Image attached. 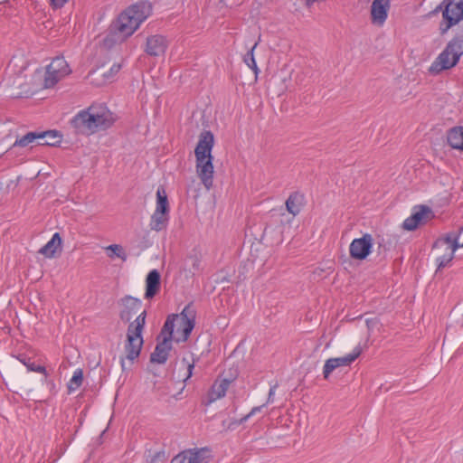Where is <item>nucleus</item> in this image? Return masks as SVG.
Listing matches in <instances>:
<instances>
[{
	"instance_id": "bb28decb",
	"label": "nucleus",
	"mask_w": 463,
	"mask_h": 463,
	"mask_svg": "<svg viewBox=\"0 0 463 463\" xmlns=\"http://www.w3.org/2000/svg\"><path fill=\"white\" fill-rule=\"evenodd\" d=\"M39 132H28L20 138H16L13 146L25 147L39 139Z\"/></svg>"
},
{
	"instance_id": "2f4dec72",
	"label": "nucleus",
	"mask_w": 463,
	"mask_h": 463,
	"mask_svg": "<svg viewBox=\"0 0 463 463\" xmlns=\"http://www.w3.org/2000/svg\"><path fill=\"white\" fill-rule=\"evenodd\" d=\"M198 360V358H192V361H188L187 358L183 357L182 364L184 367L185 368L186 372L182 379L184 383H186L193 375V371L194 369L195 362Z\"/></svg>"
},
{
	"instance_id": "a211bd4d",
	"label": "nucleus",
	"mask_w": 463,
	"mask_h": 463,
	"mask_svg": "<svg viewBox=\"0 0 463 463\" xmlns=\"http://www.w3.org/2000/svg\"><path fill=\"white\" fill-rule=\"evenodd\" d=\"M62 240L59 232H55L52 239L39 250V253L47 258L55 257L57 250L61 251Z\"/></svg>"
},
{
	"instance_id": "c9c22d12",
	"label": "nucleus",
	"mask_w": 463,
	"mask_h": 463,
	"mask_svg": "<svg viewBox=\"0 0 463 463\" xmlns=\"http://www.w3.org/2000/svg\"><path fill=\"white\" fill-rule=\"evenodd\" d=\"M277 387H278V384H275V385L270 387L269 392L268 400H267V402L265 404L273 402V401H274V394H275V391H276Z\"/></svg>"
},
{
	"instance_id": "6e6552de",
	"label": "nucleus",
	"mask_w": 463,
	"mask_h": 463,
	"mask_svg": "<svg viewBox=\"0 0 463 463\" xmlns=\"http://www.w3.org/2000/svg\"><path fill=\"white\" fill-rule=\"evenodd\" d=\"M434 217L430 207L427 205H416L413 208L411 215L406 218L402 223V228L406 231H414L419 226L426 224Z\"/></svg>"
},
{
	"instance_id": "473e14b6",
	"label": "nucleus",
	"mask_w": 463,
	"mask_h": 463,
	"mask_svg": "<svg viewBox=\"0 0 463 463\" xmlns=\"http://www.w3.org/2000/svg\"><path fill=\"white\" fill-rule=\"evenodd\" d=\"M121 64L119 63H114L109 71L103 72L101 74L103 80L99 82V84L104 83L106 81H110L115 77V75L120 71Z\"/></svg>"
},
{
	"instance_id": "f704fd0d",
	"label": "nucleus",
	"mask_w": 463,
	"mask_h": 463,
	"mask_svg": "<svg viewBox=\"0 0 463 463\" xmlns=\"http://www.w3.org/2000/svg\"><path fill=\"white\" fill-rule=\"evenodd\" d=\"M50 2L51 5L53 6L54 8H61L65 4H67L69 0H50Z\"/></svg>"
},
{
	"instance_id": "9b49d317",
	"label": "nucleus",
	"mask_w": 463,
	"mask_h": 463,
	"mask_svg": "<svg viewBox=\"0 0 463 463\" xmlns=\"http://www.w3.org/2000/svg\"><path fill=\"white\" fill-rule=\"evenodd\" d=\"M362 354V347L357 345L354 347L351 354H348L343 357L329 358L326 361L323 368V375L325 379H327L330 373L338 367L349 366L354 361H355Z\"/></svg>"
},
{
	"instance_id": "c756f323",
	"label": "nucleus",
	"mask_w": 463,
	"mask_h": 463,
	"mask_svg": "<svg viewBox=\"0 0 463 463\" xmlns=\"http://www.w3.org/2000/svg\"><path fill=\"white\" fill-rule=\"evenodd\" d=\"M259 44V42H256L251 48L248 51V52L244 55L243 61L250 67L256 74L259 71L255 58H254V50Z\"/></svg>"
},
{
	"instance_id": "39448f33",
	"label": "nucleus",
	"mask_w": 463,
	"mask_h": 463,
	"mask_svg": "<svg viewBox=\"0 0 463 463\" xmlns=\"http://www.w3.org/2000/svg\"><path fill=\"white\" fill-rule=\"evenodd\" d=\"M195 326V310L192 304L184 307L180 314H171L166 317L162 335L170 336L175 342H185Z\"/></svg>"
},
{
	"instance_id": "f03ea898",
	"label": "nucleus",
	"mask_w": 463,
	"mask_h": 463,
	"mask_svg": "<svg viewBox=\"0 0 463 463\" xmlns=\"http://www.w3.org/2000/svg\"><path fill=\"white\" fill-rule=\"evenodd\" d=\"M151 13L152 5L145 0L128 7L109 25V32L102 40V46L106 49H111L116 44L126 41L138 29Z\"/></svg>"
},
{
	"instance_id": "f257e3e1",
	"label": "nucleus",
	"mask_w": 463,
	"mask_h": 463,
	"mask_svg": "<svg viewBox=\"0 0 463 463\" xmlns=\"http://www.w3.org/2000/svg\"><path fill=\"white\" fill-rule=\"evenodd\" d=\"M120 310L118 317L121 321L128 323L126 341H125V357H120V364L123 370H125V359L133 362L140 355L143 345V332L146 326V310L141 311L135 320L131 321L132 317L137 314L142 308V300L126 295L118 300Z\"/></svg>"
},
{
	"instance_id": "f8f14e48",
	"label": "nucleus",
	"mask_w": 463,
	"mask_h": 463,
	"mask_svg": "<svg viewBox=\"0 0 463 463\" xmlns=\"http://www.w3.org/2000/svg\"><path fill=\"white\" fill-rule=\"evenodd\" d=\"M158 343L156 344L154 352L150 354V361L159 364H164L169 356V352L172 349V341L170 336L162 335V331L157 336Z\"/></svg>"
},
{
	"instance_id": "dca6fc26",
	"label": "nucleus",
	"mask_w": 463,
	"mask_h": 463,
	"mask_svg": "<svg viewBox=\"0 0 463 463\" xmlns=\"http://www.w3.org/2000/svg\"><path fill=\"white\" fill-rule=\"evenodd\" d=\"M161 275L157 269H152L146 278V292L145 298H153L160 290Z\"/></svg>"
},
{
	"instance_id": "4468645a",
	"label": "nucleus",
	"mask_w": 463,
	"mask_h": 463,
	"mask_svg": "<svg viewBox=\"0 0 463 463\" xmlns=\"http://www.w3.org/2000/svg\"><path fill=\"white\" fill-rule=\"evenodd\" d=\"M230 383L231 381L228 379L215 380L208 392V401L205 402V405H209L212 402H214L215 401L224 397L230 386Z\"/></svg>"
},
{
	"instance_id": "c85d7f7f",
	"label": "nucleus",
	"mask_w": 463,
	"mask_h": 463,
	"mask_svg": "<svg viewBox=\"0 0 463 463\" xmlns=\"http://www.w3.org/2000/svg\"><path fill=\"white\" fill-rule=\"evenodd\" d=\"M83 382V372L81 369H77L70 382L68 383V391L69 392H72L76 391Z\"/></svg>"
},
{
	"instance_id": "6ab92c4d",
	"label": "nucleus",
	"mask_w": 463,
	"mask_h": 463,
	"mask_svg": "<svg viewBox=\"0 0 463 463\" xmlns=\"http://www.w3.org/2000/svg\"><path fill=\"white\" fill-rule=\"evenodd\" d=\"M39 139L37 140L38 146H59L62 139V135L57 130H47L39 132Z\"/></svg>"
},
{
	"instance_id": "9d476101",
	"label": "nucleus",
	"mask_w": 463,
	"mask_h": 463,
	"mask_svg": "<svg viewBox=\"0 0 463 463\" xmlns=\"http://www.w3.org/2000/svg\"><path fill=\"white\" fill-rule=\"evenodd\" d=\"M211 457L207 448L190 449L175 456L170 463H209Z\"/></svg>"
},
{
	"instance_id": "58836bf2",
	"label": "nucleus",
	"mask_w": 463,
	"mask_h": 463,
	"mask_svg": "<svg viewBox=\"0 0 463 463\" xmlns=\"http://www.w3.org/2000/svg\"><path fill=\"white\" fill-rule=\"evenodd\" d=\"M460 247H463V243H462V244H460Z\"/></svg>"
},
{
	"instance_id": "aec40b11",
	"label": "nucleus",
	"mask_w": 463,
	"mask_h": 463,
	"mask_svg": "<svg viewBox=\"0 0 463 463\" xmlns=\"http://www.w3.org/2000/svg\"><path fill=\"white\" fill-rule=\"evenodd\" d=\"M447 141L452 148L463 151V127L449 128L447 132Z\"/></svg>"
},
{
	"instance_id": "b1692460",
	"label": "nucleus",
	"mask_w": 463,
	"mask_h": 463,
	"mask_svg": "<svg viewBox=\"0 0 463 463\" xmlns=\"http://www.w3.org/2000/svg\"><path fill=\"white\" fill-rule=\"evenodd\" d=\"M156 212L169 213V203L167 194L164 186L160 185L156 191Z\"/></svg>"
},
{
	"instance_id": "4c0bfd02",
	"label": "nucleus",
	"mask_w": 463,
	"mask_h": 463,
	"mask_svg": "<svg viewBox=\"0 0 463 463\" xmlns=\"http://www.w3.org/2000/svg\"><path fill=\"white\" fill-rule=\"evenodd\" d=\"M99 68H97L95 70H91L90 72H89V76H93V75H96L99 73Z\"/></svg>"
},
{
	"instance_id": "1a4fd4ad",
	"label": "nucleus",
	"mask_w": 463,
	"mask_h": 463,
	"mask_svg": "<svg viewBox=\"0 0 463 463\" xmlns=\"http://www.w3.org/2000/svg\"><path fill=\"white\" fill-rule=\"evenodd\" d=\"M373 244V239L370 233H365L363 237L353 240L349 246L350 257L356 260H365L372 252Z\"/></svg>"
},
{
	"instance_id": "2eb2a0df",
	"label": "nucleus",
	"mask_w": 463,
	"mask_h": 463,
	"mask_svg": "<svg viewBox=\"0 0 463 463\" xmlns=\"http://www.w3.org/2000/svg\"><path fill=\"white\" fill-rule=\"evenodd\" d=\"M390 8V0H373L371 6V16L373 23L383 24Z\"/></svg>"
},
{
	"instance_id": "0eeeda50",
	"label": "nucleus",
	"mask_w": 463,
	"mask_h": 463,
	"mask_svg": "<svg viewBox=\"0 0 463 463\" xmlns=\"http://www.w3.org/2000/svg\"><path fill=\"white\" fill-rule=\"evenodd\" d=\"M439 12L442 13L439 30L441 33H445L463 19V0H443L433 11Z\"/></svg>"
},
{
	"instance_id": "412c9836",
	"label": "nucleus",
	"mask_w": 463,
	"mask_h": 463,
	"mask_svg": "<svg viewBox=\"0 0 463 463\" xmlns=\"http://www.w3.org/2000/svg\"><path fill=\"white\" fill-rule=\"evenodd\" d=\"M169 222V213L154 212L150 219V229L156 232H161L166 229Z\"/></svg>"
},
{
	"instance_id": "4be33fe9",
	"label": "nucleus",
	"mask_w": 463,
	"mask_h": 463,
	"mask_svg": "<svg viewBox=\"0 0 463 463\" xmlns=\"http://www.w3.org/2000/svg\"><path fill=\"white\" fill-rule=\"evenodd\" d=\"M441 247H445V250H453V251H456L458 248H460V244L458 242V235L454 233H449L444 238L438 239L434 242L433 248Z\"/></svg>"
},
{
	"instance_id": "ddd939ff",
	"label": "nucleus",
	"mask_w": 463,
	"mask_h": 463,
	"mask_svg": "<svg viewBox=\"0 0 463 463\" xmlns=\"http://www.w3.org/2000/svg\"><path fill=\"white\" fill-rule=\"evenodd\" d=\"M168 46L165 37L160 34L151 35L146 38L145 52L149 56L158 57L165 54Z\"/></svg>"
},
{
	"instance_id": "cd10ccee",
	"label": "nucleus",
	"mask_w": 463,
	"mask_h": 463,
	"mask_svg": "<svg viewBox=\"0 0 463 463\" xmlns=\"http://www.w3.org/2000/svg\"><path fill=\"white\" fill-rule=\"evenodd\" d=\"M106 250L108 251V256L110 259L118 257L121 259L123 261L127 260L128 255L121 245L111 244L106 248Z\"/></svg>"
},
{
	"instance_id": "f3484780",
	"label": "nucleus",
	"mask_w": 463,
	"mask_h": 463,
	"mask_svg": "<svg viewBox=\"0 0 463 463\" xmlns=\"http://www.w3.org/2000/svg\"><path fill=\"white\" fill-rule=\"evenodd\" d=\"M305 204V196L302 193L294 192L286 201L287 211L293 216L298 215Z\"/></svg>"
},
{
	"instance_id": "e433bc0d",
	"label": "nucleus",
	"mask_w": 463,
	"mask_h": 463,
	"mask_svg": "<svg viewBox=\"0 0 463 463\" xmlns=\"http://www.w3.org/2000/svg\"><path fill=\"white\" fill-rule=\"evenodd\" d=\"M387 250V248L384 244L383 239L381 241H378V253L382 254Z\"/></svg>"
},
{
	"instance_id": "7c9ffc66",
	"label": "nucleus",
	"mask_w": 463,
	"mask_h": 463,
	"mask_svg": "<svg viewBox=\"0 0 463 463\" xmlns=\"http://www.w3.org/2000/svg\"><path fill=\"white\" fill-rule=\"evenodd\" d=\"M455 251L453 250H446V252L436 259V263L438 265L437 271L441 270L445 267H447L454 258Z\"/></svg>"
},
{
	"instance_id": "5701e85b",
	"label": "nucleus",
	"mask_w": 463,
	"mask_h": 463,
	"mask_svg": "<svg viewBox=\"0 0 463 463\" xmlns=\"http://www.w3.org/2000/svg\"><path fill=\"white\" fill-rule=\"evenodd\" d=\"M48 66H50L52 72H60L61 76H67L71 72L69 64L63 57H55Z\"/></svg>"
},
{
	"instance_id": "72a5a7b5",
	"label": "nucleus",
	"mask_w": 463,
	"mask_h": 463,
	"mask_svg": "<svg viewBox=\"0 0 463 463\" xmlns=\"http://www.w3.org/2000/svg\"><path fill=\"white\" fill-rule=\"evenodd\" d=\"M266 404H262L261 406H257V407H253L251 409V411L247 414L245 415L244 417H242L241 419L238 420H233L232 422V425H241L242 423H244L248 419H250L251 416H253L254 414H256L257 412H260L261 411V409L263 407H265Z\"/></svg>"
},
{
	"instance_id": "7ed1b4c3",
	"label": "nucleus",
	"mask_w": 463,
	"mask_h": 463,
	"mask_svg": "<svg viewBox=\"0 0 463 463\" xmlns=\"http://www.w3.org/2000/svg\"><path fill=\"white\" fill-rule=\"evenodd\" d=\"M115 122L113 113L104 104H92L79 111L70 121L76 134L90 136L106 130Z\"/></svg>"
},
{
	"instance_id": "393cba45",
	"label": "nucleus",
	"mask_w": 463,
	"mask_h": 463,
	"mask_svg": "<svg viewBox=\"0 0 463 463\" xmlns=\"http://www.w3.org/2000/svg\"><path fill=\"white\" fill-rule=\"evenodd\" d=\"M18 359L22 364H24L27 367L28 371L43 373L45 378H47L48 373H47L44 366L35 364V363L33 361H32V358L26 357L24 354H21L18 357Z\"/></svg>"
},
{
	"instance_id": "423d86ee",
	"label": "nucleus",
	"mask_w": 463,
	"mask_h": 463,
	"mask_svg": "<svg viewBox=\"0 0 463 463\" xmlns=\"http://www.w3.org/2000/svg\"><path fill=\"white\" fill-rule=\"evenodd\" d=\"M463 54V36L454 37L446 45L429 68V72L437 75L442 71L449 70L456 66Z\"/></svg>"
},
{
	"instance_id": "20e7f679",
	"label": "nucleus",
	"mask_w": 463,
	"mask_h": 463,
	"mask_svg": "<svg viewBox=\"0 0 463 463\" xmlns=\"http://www.w3.org/2000/svg\"><path fill=\"white\" fill-rule=\"evenodd\" d=\"M213 144V134L210 130H203L199 136V141L194 149L196 173L208 190L213 187V156H212Z\"/></svg>"
},
{
	"instance_id": "a878e982",
	"label": "nucleus",
	"mask_w": 463,
	"mask_h": 463,
	"mask_svg": "<svg viewBox=\"0 0 463 463\" xmlns=\"http://www.w3.org/2000/svg\"><path fill=\"white\" fill-rule=\"evenodd\" d=\"M64 77L65 76H61L60 72H52V71L50 70V66H47L43 85L47 89L52 88Z\"/></svg>"
}]
</instances>
